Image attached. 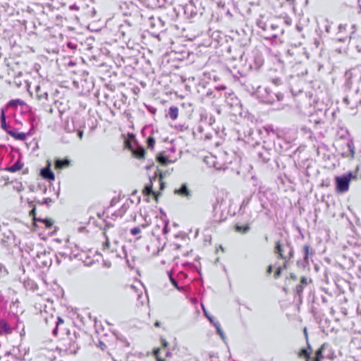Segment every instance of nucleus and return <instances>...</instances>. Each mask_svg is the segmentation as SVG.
<instances>
[{
	"label": "nucleus",
	"mask_w": 361,
	"mask_h": 361,
	"mask_svg": "<svg viewBox=\"0 0 361 361\" xmlns=\"http://www.w3.org/2000/svg\"><path fill=\"white\" fill-rule=\"evenodd\" d=\"M160 347L154 348L152 351V355L154 357L155 361H169L172 353L168 350L169 343L164 336L160 337Z\"/></svg>",
	"instance_id": "obj_1"
},
{
	"label": "nucleus",
	"mask_w": 361,
	"mask_h": 361,
	"mask_svg": "<svg viewBox=\"0 0 361 361\" xmlns=\"http://www.w3.org/2000/svg\"><path fill=\"white\" fill-rule=\"evenodd\" d=\"M352 178H357L352 173H348V176H336V188L338 192H345L349 190L350 182Z\"/></svg>",
	"instance_id": "obj_2"
},
{
	"label": "nucleus",
	"mask_w": 361,
	"mask_h": 361,
	"mask_svg": "<svg viewBox=\"0 0 361 361\" xmlns=\"http://www.w3.org/2000/svg\"><path fill=\"white\" fill-rule=\"evenodd\" d=\"M142 193L146 197L152 196L157 202L159 201V196L161 195L160 192L154 191L153 190V183L152 179L149 180L148 183L145 184L142 190Z\"/></svg>",
	"instance_id": "obj_3"
},
{
	"label": "nucleus",
	"mask_w": 361,
	"mask_h": 361,
	"mask_svg": "<svg viewBox=\"0 0 361 361\" xmlns=\"http://www.w3.org/2000/svg\"><path fill=\"white\" fill-rule=\"evenodd\" d=\"M35 95L36 98L42 103L48 100V92L44 90L39 85L35 87Z\"/></svg>",
	"instance_id": "obj_4"
},
{
	"label": "nucleus",
	"mask_w": 361,
	"mask_h": 361,
	"mask_svg": "<svg viewBox=\"0 0 361 361\" xmlns=\"http://www.w3.org/2000/svg\"><path fill=\"white\" fill-rule=\"evenodd\" d=\"M307 348L310 350H308L306 348H302L298 352L297 355H298V358H300V359H305V361H312L311 351H310L312 350V348L308 342H307Z\"/></svg>",
	"instance_id": "obj_5"
},
{
	"label": "nucleus",
	"mask_w": 361,
	"mask_h": 361,
	"mask_svg": "<svg viewBox=\"0 0 361 361\" xmlns=\"http://www.w3.org/2000/svg\"><path fill=\"white\" fill-rule=\"evenodd\" d=\"M41 176L49 181H53L55 180L54 173L50 169V164H49L47 166L43 168L40 171Z\"/></svg>",
	"instance_id": "obj_6"
},
{
	"label": "nucleus",
	"mask_w": 361,
	"mask_h": 361,
	"mask_svg": "<svg viewBox=\"0 0 361 361\" xmlns=\"http://www.w3.org/2000/svg\"><path fill=\"white\" fill-rule=\"evenodd\" d=\"M204 161L210 167H214L218 170L222 169V166L216 161V157L213 155L206 156L204 159Z\"/></svg>",
	"instance_id": "obj_7"
},
{
	"label": "nucleus",
	"mask_w": 361,
	"mask_h": 361,
	"mask_svg": "<svg viewBox=\"0 0 361 361\" xmlns=\"http://www.w3.org/2000/svg\"><path fill=\"white\" fill-rule=\"evenodd\" d=\"M75 343L72 342L71 339H63V348H62L64 351H66L67 353H75L76 350L74 347Z\"/></svg>",
	"instance_id": "obj_8"
},
{
	"label": "nucleus",
	"mask_w": 361,
	"mask_h": 361,
	"mask_svg": "<svg viewBox=\"0 0 361 361\" xmlns=\"http://www.w3.org/2000/svg\"><path fill=\"white\" fill-rule=\"evenodd\" d=\"M327 346L326 343H323L319 348H318L316 352L314 357L312 358V361H322L324 359V355L323 353Z\"/></svg>",
	"instance_id": "obj_9"
},
{
	"label": "nucleus",
	"mask_w": 361,
	"mask_h": 361,
	"mask_svg": "<svg viewBox=\"0 0 361 361\" xmlns=\"http://www.w3.org/2000/svg\"><path fill=\"white\" fill-rule=\"evenodd\" d=\"M126 292H127L128 295L129 296V298L131 300L135 299V300H138L140 299V298L142 296V293L138 292L133 286L129 287L126 290Z\"/></svg>",
	"instance_id": "obj_10"
},
{
	"label": "nucleus",
	"mask_w": 361,
	"mask_h": 361,
	"mask_svg": "<svg viewBox=\"0 0 361 361\" xmlns=\"http://www.w3.org/2000/svg\"><path fill=\"white\" fill-rule=\"evenodd\" d=\"M37 222H39V223H42L44 228H51L54 224V219H52L51 218H49V217H42V216H39V218H37Z\"/></svg>",
	"instance_id": "obj_11"
},
{
	"label": "nucleus",
	"mask_w": 361,
	"mask_h": 361,
	"mask_svg": "<svg viewBox=\"0 0 361 361\" xmlns=\"http://www.w3.org/2000/svg\"><path fill=\"white\" fill-rule=\"evenodd\" d=\"M23 166L24 164L20 159H18L11 166L7 167L6 171L11 173H15L22 169Z\"/></svg>",
	"instance_id": "obj_12"
},
{
	"label": "nucleus",
	"mask_w": 361,
	"mask_h": 361,
	"mask_svg": "<svg viewBox=\"0 0 361 361\" xmlns=\"http://www.w3.org/2000/svg\"><path fill=\"white\" fill-rule=\"evenodd\" d=\"M274 253L278 255L279 259H286V257L283 255V248L280 241H277L275 243Z\"/></svg>",
	"instance_id": "obj_13"
},
{
	"label": "nucleus",
	"mask_w": 361,
	"mask_h": 361,
	"mask_svg": "<svg viewBox=\"0 0 361 361\" xmlns=\"http://www.w3.org/2000/svg\"><path fill=\"white\" fill-rule=\"evenodd\" d=\"M70 164H71V161L68 159H56L55 161V169H62L69 166Z\"/></svg>",
	"instance_id": "obj_14"
},
{
	"label": "nucleus",
	"mask_w": 361,
	"mask_h": 361,
	"mask_svg": "<svg viewBox=\"0 0 361 361\" xmlns=\"http://www.w3.org/2000/svg\"><path fill=\"white\" fill-rule=\"evenodd\" d=\"M133 156L137 159H144L145 154V150L143 147L138 146L136 149H133L131 151Z\"/></svg>",
	"instance_id": "obj_15"
},
{
	"label": "nucleus",
	"mask_w": 361,
	"mask_h": 361,
	"mask_svg": "<svg viewBox=\"0 0 361 361\" xmlns=\"http://www.w3.org/2000/svg\"><path fill=\"white\" fill-rule=\"evenodd\" d=\"M0 329L6 335L11 334L13 331L5 319L0 320Z\"/></svg>",
	"instance_id": "obj_16"
},
{
	"label": "nucleus",
	"mask_w": 361,
	"mask_h": 361,
	"mask_svg": "<svg viewBox=\"0 0 361 361\" xmlns=\"http://www.w3.org/2000/svg\"><path fill=\"white\" fill-rule=\"evenodd\" d=\"M178 107L176 106H172L169 109L168 115L171 120L175 121L178 118Z\"/></svg>",
	"instance_id": "obj_17"
},
{
	"label": "nucleus",
	"mask_w": 361,
	"mask_h": 361,
	"mask_svg": "<svg viewBox=\"0 0 361 361\" xmlns=\"http://www.w3.org/2000/svg\"><path fill=\"white\" fill-rule=\"evenodd\" d=\"M7 133L12 137H13L18 140L23 141V140H25L26 138L25 133H24L23 132H15V131L10 130V131H8Z\"/></svg>",
	"instance_id": "obj_18"
},
{
	"label": "nucleus",
	"mask_w": 361,
	"mask_h": 361,
	"mask_svg": "<svg viewBox=\"0 0 361 361\" xmlns=\"http://www.w3.org/2000/svg\"><path fill=\"white\" fill-rule=\"evenodd\" d=\"M234 230L238 233L245 234L250 230V226L248 224L244 226L236 224L234 226Z\"/></svg>",
	"instance_id": "obj_19"
},
{
	"label": "nucleus",
	"mask_w": 361,
	"mask_h": 361,
	"mask_svg": "<svg viewBox=\"0 0 361 361\" xmlns=\"http://www.w3.org/2000/svg\"><path fill=\"white\" fill-rule=\"evenodd\" d=\"M51 319H53L54 320V324H56V327L53 330V334H54V336H57L59 326L61 324H63L64 320L60 317H57L55 319L53 315L51 316Z\"/></svg>",
	"instance_id": "obj_20"
},
{
	"label": "nucleus",
	"mask_w": 361,
	"mask_h": 361,
	"mask_svg": "<svg viewBox=\"0 0 361 361\" xmlns=\"http://www.w3.org/2000/svg\"><path fill=\"white\" fill-rule=\"evenodd\" d=\"M9 272L6 267L4 264H0V282H4Z\"/></svg>",
	"instance_id": "obj_21"
},
{
	"label": "nucleus",
	"mask_w": 361,
	"mask_h": 361,
	"mask_svg": "<svg viewBox=\"0 0 361 361\" xmlns=\"http://www.w3.org/2000/svg\"><path fill=\"white\" fill-rule=\"evenodd\" d=\"M175 193L185 197L188 196L190 195V192L185 184L182 185L178 190H176Z\"/></svg>",
	"instance_id": "obj_22"
},
{
	"label": "nucleus",
	"mask_w": 361,
	"mask_h": 361,
	"mask_svg": "<svg viewBox=\"0 0 361 361\" xmlns=\"http://www.w3.org/2000/svg\"><path fill=\"white\" fill-rule=\"evenodd\" d=\"M157 161L163 166H166L169 163L167 157H166L163 153H160L157 155Z\"/></svg>",
	"instance_id": "obj_23"
},
{
	"label": "nucleus",
	"mask_w": 361,
	"mask_h": 361,
	"mask_svg": "<svg viewBox=\"0 0 361 361\" xmlns=\"http://www.w3.org/2000/svg\"><path fill=\"white\" fill-rule=\"evenodd\" d=\"M348 149L350 152V157L351 159H354L355 155V147L353 142H349L347 144Z\"/></svg>",
	"instance_id": "obj_24"
},
{
	"label": "nucleus",
	"mask_w": 361,
	"mask_h": 361,
	"mask_svg": "<svg viewBox=\"0 0 361 361\" xmlns=\"http://www.w3.org/2000/svg\"><path fill=\"white\" fill-rule=\"evenodd\" d=\"M0 120H1V128L6 130L7 126H6V114H5V111L4 109L1 110Z\"/></svg>",
	"instance_id": "obj_25"
},
{
	"label": "nucleus",
	"mask_w": 361,
	"mask_h": 361,
	"mask_svg": "<svg viewBox=\"0 0 361 361\" xmlns=\"http://www.w3.org/2000/svg\"><path fill=\"white\" fill-rule=\"evenodd\" d=\"M24 104H25V102L20 99H12L9 102V105L11 106H17L18 105L23 106Z\"/></svg>",
	"instance_id": "obj_26"
},
{
	"label": "nucleus",
	"mask_w": 361,
	"mask_h": 361,
	"mask_svg": "<svg viewBox=\"0 0 361 361\" xmlns=\"http://www.w3.org/2000/svg\"><path fill=\"white\" fill-rule=\"evenodd\" d=\"M146 143H147L148 148H151L152 149H153L154 148V145H155L154 137L152 136L148 137L147 139Z\"/></svg>",
	"instance_id": "obj_27"
},
{
	"label": "nucleus",
	"mask_w": 361,
	"mask_h": 361,
	"mask_svg": "<svg viewBox=\"0 0 361 361\" xmlns=\"http://www.w3.org/2000/svg\"><path fill=\"white\" fill-rule=\"evenodd\" d=\"M310 245L306 244L303 246L304 260L307 261L310 255Z\"/></svg>",
	"instance_id": "obj_28"
},
{
	"label": "nucleus",
	"mask_w": 361,
	"mask_h": 361,
	"mask_svg": "<svg viewBox=\"0 0 361 361\" xmlns=\"http://www.w3.org/2000/svg\"><path fill=\"white\" fill-rule=\"evenodd\" d=\"M304 286L302 285H298L296 286L295 288V293L299 296V297H301L302 295V293H303V290H304Z\"/></svg>",
	"instance_id": "obj_29"
},
{
	"label": "nucleus",
	"mask_w": 361,
	"mask_h": 361,
	"mask_svg": "<svg viewBox=\"0 0 361 361\" xmlns=\"http://www.w3.org/2000/svg\"><path fill=\"white\" fill-rule=\"evenodd\" d=\"M29 216L32 217L34 225L36 224L37 220L38 217L36 216V208L34 207L32 210L29 212Z\"/></svg>",
	"instance_id": "obj_30"
},
{
	"label": "nucleus",
	"mask_w": 361,
	"mask_h": 361,
	"mask_svg": "<svg viewBox=\"0 0 361 361\" xmlns=\"http://www.w3.org/2000/svg\"><path fill=\"white\" fill-rule=\"evenodd\" d=\"M124 147H125V148L128 149L130 151H132L133 149L132 142H131L130 140H129V139H127L125 140Z\"/></svg>",
	"instance_id": "obj_31"
},
{
	"label": "nucleus",
	"mask_w": 361,
	"mask_h": 361,
	"mask_svg": "<svg viewBox=\"0 0 361 361\" xmlns=\"http://www.w3.org/2000/svg\"><path fill=\"white\" fill-rule=\"evenodd\" d=\"M140 232H141V228L139 226L135 227L130 230V233L133 235H136L140 233Z\"/></svg>",
	"instance_id": "obj_32"
},
{
	"label": "nucleus",
	"mask_w": 361,
	"mask_h": 361,
	"mask_svg": "<svg viewBox=\"0 0 361 361\" xmlns=\"http://www.w3.org/2000/svg\"><path fill=\"white\" fill-rule=\"evenodd\" d=\"M281 271H282V268L280 267H278L274 272V278L275 279L279 278L281 275Z\"/></svg>",
	"instance_id": "obj_33"
},
{
	"label": "nucleus",
	"mask_w": 361,
	"mask_h": 361,
	"mask_svg": "<svg viewBox=\"0 0 361 361\" xmlns=\"http://www.w3.org/2000/svg\"><path fill=\"white\" fill-rule=\"evenodd\" d=\"M159 185H160V190H162L165 185H164V183L163 181V176L162 175H160L159 178Z\"/></svg>",
	"instance_id": "obj_34"
},
{
	"label": "nucleus",
	"mask_w": 361,
	"mask_h": 361,
	"mask_svg": "<svg viewBox=\"0 0 361 361\" xmlns=\"http://www.w3.org/2000/svg\"><path fill=\"white\" fill-rule=\"evenodd\" d=\"M300 284L304 286L307 285V278L305 276H302L300 278Z\"/></svg>",
	"instance_id": "obj_35"
},
{
	"label": "nucleus",
	"mask_w": 361,
	"mask_h": 361,
	"mask_svg": "<svg viewBox=\"0 0 361 361\" xmlns=\"http://www.w3.org/2000/svg\"><path fill=\"white\" fill-rule=\"evenodd\" d=\"M169 279L171 282V283L177 288H178V283L172 277L171 274H169Z\"/></svg>",
	"instance_id": "obj_36"
},
{
	"label": "nucleus",
	"mask_w": 361,
	"mask_h": 361,
	"mask_svg": "<svg viewBox=\"0 0 361 361\" xmlns=\"http://www.w3.org/2000/svg\"><path fill=\"white\" fill-rule=\"evenodd\" d=\"M99 346L101 348V350H103V351H105L106 350V348H107L106 344L104 343H103V342H99Z\"/></svg>",
	"instance_id": "obj_37"
},
{
	"label": "nucleus",
	"mask_w": 361,
	"mask_h": 361,
	"mask_svg": "<svg viewBox=\"0 0 361 361\" xmlns=\"http://www.w3.org/2000/svg\"><path fill=\"white\" fill-rule=\"evenodd\" d=\"M272 271H273V266L270 264L269 266H268V267L267 269V274L268 275H270L271 274Z\"/></svg>",
	"instance_id": "obj_38"
},
{
	"label": "nucleus",
	"mask_w": 361,
	"mask_h": 361,
	"mask_svg": "<svg viewBox=\"0 0 361 361\" xmlns=\"http://www.w3.org/2000/svg\"><path fill=\"white\" fill-rule=\"evenodd\" d=\"M154 326L157 327V328H159V327H161L162 326V324L161 322L159 321H156L154 322Z\"/></svg>",
	"instance_id": "obj_39"
},
{
	"label": "nucleus",
	"mask_w": 361,
	"mask_h": 361,
	"mask_svg": "<svg viewBox=\"0 0 361 361\" xmlns=\"http://www.w3.org/2000/svg\"><path fill=\"white\" fill-rule=\"evenodd\" d=\"M290 279H292L293 281H297V279H298V278H297V276H296V275H295V274H293V273H292V274H290Z\"/></svg>",
	"instance_id": "obj_40"
},
{
	"label": "nucleus",
	"mask_w": 361,
	"mask_h": 361,
	"mask_svg": "<svg viewBox=\"0 0 361 361\" xmlns=\"http://www.w3.org/2000/svg\"><path fill=\"white\" fill-rule=\"evenodd\" d=\"M78 137H79V138L80 140L82 139V137H83V131H82V130L78 131Z\"/></svg>",
	"instance_id": "obj_41"
},
{
	"label": "nucleus",
	"mask_w": 361,
	"mask_h": 361,
	"mask_svg": "<svg viewBox=\"0 0 361 361\" xmlns=\"http://www.w3.org/2000/svg\"><path fill=\"white\" fill-rule=\"evenodd\" d=\"M305 335H306V337L307 338V330H306V329H305Z\"/></svg>",
	"instance_id": "obj_42"
},
{
	"label": "nucleus",
	"mask_w": 361,
	"mask_h": 361,
	"mask_svg": "<svg viewBox=\"0 0 361 361\" xmlns=\"http://www.w3.org/2000/svg\"><path fill=\"white\" fill-rule=\"evenodd\" d=\"M128 135H129V137H134V135L133 134H131V135L129 134Z\"/></svg>",
	"instance_id": "obj_43"
},
{
	"label": "nucleus",
	"mask_w": 361,
	"mask_h": 361,
	"mask_svg": "<svg viewBox=\"0 0 361 361\" xmlns=\"http://www.w3.org/2000/svg\"><path fill=\"white\" fill-rule=\"evenodd\" d=\"M106 245L108 247L109 246V242H106Z\"/></svg>",
	"instance_id": "obj_44"
},
{
	"label": "nucleus",
	"mask_w": 361,
	"mask_h": 361,
	"mask_svg": "<svg viewBox=\"0 0 361 361\" xmlns=\"http://www.w3.org/2000/svg\"><path fill=\"white\" fill-rule=\"evenodd\" d=\"M217 329H218V331L221 334V332L219 328H217Z\"/></svg>",
	"instance_id": "obj_45"
},
{
	"label": "nucleus",
	"mask_w": 361,
	"mask_h": 361,
	"mask_svg": "<svg viewBox=\"0 0 361 361\" xmlns=\"http://www.w3.org/2000/svg\"><path fill=\"white\" fill-rule=\"evenodd\" d=\"M283 289H284V290H285L286 292H287V291H288V290H287L286 288H284Z\"/></svg>",
	"instance_id": "obj_46"
}]
</instances>
